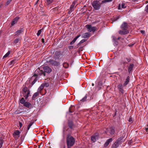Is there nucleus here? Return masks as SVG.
Here are the masks:
<instances>
[{
  "label": "nucleus",
  "mask_w": 148,
  "mask_h": 148,
  "mask_svg": "<svg viewBox=\"0 0 148 148\" xmlns=\"http://www.w3.org/2000/svg\"><path fill=\"white\" fill-rule=\"evenodd\" d=\"M69 127L73 130L75 127V125L73 122L72 121H69L68 122Z\"/></svg>",
  "instance_id": "obj_17"
},
{
  "label": "nucleus",
  "mask_w": 148,
  "mask_h": 148,
  "mask_svg": "<svg viewBox=\"0 0 148 148\" xmlns=\"http://www.w3.org/2000/svg\"><path fill=\"white\" fill-rule=\"evenodd\" d=\"M121 7L122 8H125L126 7V6H125V4L124 3H123L121 4Z\"/></svg>",
  "instance_id": "obj_45"
},
{
  "label": "nucleus",
  "mask_w": 148,
  "mask_h": 148,
  "mask_svg": "<svg viewBox=\"0 0 148 148\" xmlns=\"http://www.w3.org/2000/svg\"><path fill=\"white\" fill-rule=\"evenodd\" d=\"M74 138L72 136H69L68 135L66 138V143L68 148H70L74 145L75 143Z\"/></svg>",
  "instance_id": "obj_3"
},
{
  "label": "nucleus",
  "mask_w": 148,
  "mask_h": 148,
  "mask_svg": "<svg viewBox=\"0 0 148 148\" xmlns=\"http://www.w3.org/2000/svg\"><path fill=\"white\" fill-rule=\"evenodd\" d=\"M112 138H110L108 139L105 143L104 144V146L105 147H106L108 146L109 143L112 142Z\"/></svg>",
  "instance_id": "obj_22"
},
{
  "label": "nucleus",
  "mask_w": 148,
  "mask_h": 148,
  "mask_svg": "<svg viewBox=\"0 0 148 148\" xmlns=\"http://www.w3.org/2000/svg\"><path fill=\"white\" fill-rule=\"evenodd\" d=\"M134 66V65L133 64H130L128 66V71L129 73H131L132 72V71L133 68Z\"/></svg>",
  "instance_id": "obj_16"
},
{
  "label": "nucleus",
  "mask_w": 148,
  "mask_h": 148,
  "mask_svg": "<svg viewBox=\"0 0 148 148\" xmlns=\"http://www.w3.org/2000/svg\"><path fill=\"white\" fill-rule=\"evenodd\" d=\"M81 36V35L80 34L78 35V36H76L73 40L74 42H75L76 40L79 37Z\"/></svg>",
  "instance_id": "obj_40"
},
{
  "label": "nucleus",
  "mask_w": 148,
  "mask_h": 148,
  "mask_svg": "<svg viewBox=\"0 0 148 148\" xmlns=\"http://www.w3.org/2000/svg\"><path fill=\"white\" fill-rule=\"evenodd\" d=\"M19 125L20 127H21L22 126V123L20 122H19Z\"/></svg>",
  "instance_id": "obj_54"
},
{
  "label": "nucleus",
  "mask_w": 148,
  "mask_h": 148,
  "mask_svg": "<svg viewBox=\"0 0 148 148\" xmlns=\"http://www.w3.org/2000/svg\"><path fill=\"white\" fill-rule=\"evenodd\" d=\"M124 138V137L123 136H121L120 137V138H118V139L116 140L118 141L121 144V140H122Z\"/></svg>",
  "instance_id": "obj_34"
},
{
  "label": "nucleus",
  "mask_w": 148,
  "mask_h": 148,
  "mask_svg": "<svg viewBox=\"0 0 148 148\" xmlns=\"http://www.w3.org/2000/svg\"><path fill=\"white\" fill-rule=\"evenodd\" d=\"M122 30L119 31V34L121 35H125L128 34L129 31L128 30V25L127 23L124 22L121 26Z\"/></svg>",
  "instance_id": "obj_1"
},
{
  "label": "nucleus",
  "mask_w": 148,
  "mask_h": 148,
  "mask_svg": "<svg viewBox=\"0 0 148 148\" xmlns=\"http://www.w3.org/2000/svg\"><path fill=\"white\" fill-rule=\"evenodd\" d=\"M86 7V5H84V7H83V8H82V11H83V10H84V8Z\"/></svg>",
  "instance_id": "obj_61"
},
{
  "label": "nucleus",
  "mask_w": 148,
  "mask_h": 148,
  "mask_svg": "<svg viewBox=\"0 0 148 148\" xmlns=\"http://www.w3.org/2000/svg\"><path fill=\"white\" fill-rule=\"evenodd\" d=\"M126 59L127 60L128 62H130L131 60V59L130 58H126Z\"/></svg>",
  "instance_id": "obj_49"
},
{
  "label": "nucleus",
  "mask_w": 148,
  "mask_h": 148,
  "mask_svg": "<svg viewBox=\"0 0 148 148\" xmlns=\"http://www.w3.org/2000/svg\"><path fill=\"white\" fill-rule=\"evenodd\" d=\"M114 42L115 44V45H118L119 42L117 40L114 41Z\"/></svg>",
  "instance_id": "obj_47"
},
{
  "label": "nucleus",
  "mask_w": 148,
  "mask_h": 148,
  "mask_svg": "<svg viewBox=\"0 0 148 148\" xmlns=\"http://www.w3.org/2000/svg\"><path fill=\"white\" fill-rule=\"evenodd\" d=\"M118 88L120 92L122 93L124 92V90L123 89V86L121 84H119L118 86Z\"/></svg>",
  "instance_id": "obj_21"
},
{
  "label": "nucleus",
  "mask_w": 148,
  "mask_h": 148,
  "mask_svg": "<svg viewBox=\"0 0 148 148\" xmlns=\"http://www.w3.org/2000/svg\"><path fill=\"white\" fill-rule=\"evenodd\" d=\"M17 60L16 59H14L11 61L9 63V65L10 66H13L14 64L16 62Z\"/></svg>",
  "instance_id": "obj_27"
},
{
  "label": "nucleus",
  "mask_w": 148,
  "mask_h": 148,
  "mask_svg": "<svg viewBox=\"0 0 148 148\" xmlns=\"http://www.w3.org/2000/svg\"><path fill=\"white\" fill-rule=\"evenodd\" d=\"M145 11L147 12H148V4L146 5L145 8Z\"/></svg>",
  "instance_id": "obj_44"
},
{
  "label": "nucleus",
  "mask_w": 148,
  "mask_h": 148,
  "mask_svg": "<svg viewBox=\"0 0 148 148\" xmlns=\"http://www.w3.org/2000/svg\"><path fill=\"white\" fill-rule=\"evenodd\" d=\"M38 1H39V0H37V1L35 3V5H36V4H37L38 3Z\"/></svg>",
  "instance_id": "obj_62"
},
{
  "label": "nucleus",
  "mask_w": 148,
  "mask_h": 148,
  "mask_svg": "<svg viewBox=\"0 0 148 148\" xmlns=\"http://www.w3.org/2000/svg\"><path fill=\"white\" fill-rule=\"evenodd\" d=\"M76 1H74L71 5L70 8L69 12H71L72 11L74 10V7L76 3Z\"/></svg>",
  "instance_id": "obj_20"
},
{
  "label": "nucleus",
  "mask_w": 148,
  "mask_h": 148,
  "mask_svg": "<svg viewBox=\"0 0 148 148\" xmlns=\"http://www.w3.org/2000/svg\"><path fill=\"white\" fill-rule=\"evenodd\" d=\"M130 80V77H129V76H128L127 77L126 80L125 81V82H124V83L123 84V86H126L129 83V82Z\"/></svg>",
  "instance_id": "obj_25"
},
{
  "label": "nucleus",
  "mask_w": 148,
  "mask_h": 148,
  "mask_svg": "<svg viewBox=\"0 0 148 148\" xmlns=\"http://www.w3.org/2000/svg\"><path fill=\"white\" fill-rule=\"evenodd\" d=\"M47 1L48 4H50L52 2L53 0H47Z\"/></svg>",
  "instance_id": "obj_43"
},
{
  "label": "nucleus",
  "mask_w": 148,
  "mask_h": 148,
  "mask_svg": "<svg viewBox=\"0 0 148 148\" xmlns=\"http://www.w3.org/2000/svg\"><path fill=\"white\" fill-rule=\"evenodd\" d=\"M121 17V16L120 15L118 16H116L114 19L112 21H117L118 20L120 17Z\"/></svg>",
  "instance_id": "obj_36"
},
{
  "label": "nucleus",
  "mask_w": 148,
  "mask_h": 148,
  "mask_svg": "<svg viewBox=\"0 0 148 148\" xmlns=\"http://www.w3.org/2000/svg\"><path fill=\"white\" fill-rule=\"evenodd\" d=\"M21 39L20 38H16L14 41V43L16 44L18 43L19 41H20Z\"/></svg>",
  "instance_id": "obj_31"
},
{
  "label": "nucleus",
  "mask_w": 148,
  "mask_h": 148,
  "mask_svg": "<svg viewBox=\"0 0 148 148\" xmlns=\"http://www.w3.org/2000/svg\"><path fill=\"white\" fill-rule=\"evenodd\" d=\"M33 124V122H31L30 123H29V124L28 125V126L27 127V130H29L30 128V127Z\"/></svg>",
  "instance_id": "obj_42"
},
{
  "label": "nucleus",
  "mask_w": 148,
  "mask_h": 148,
  "mask_svg": "<svg viewBox=\"0 0 148 148\" xmlns=\"http://www.w3.org/2000/svg\"><path fill=\"white\" fill-rule=\"evenodd\" d=\"M140 32L143 34H144L145 33V31L144 30H141L140 31Z\"/></svg>",
  "instance_id": "obj_55"
},
{
  "label": "nucleus",
  "mask_w": 148,
  "mask_h": 148,
  "mask_svg": "<svg viewBox=\"0 0 148 148\" xmlns=\"http://www.w3.org/2000/svg\"><path fill=\"white\" fill-rule=\"evenodd\" d=\"M74 109V107L73 106H71L69 108V111L70 112H72Z\"/></svg>",
  "instance_id": "obj_33"
},
{
  "label": "nucleus",
  "mask_w": 148,
  "mask_h": 148,
  "mask_svg": "<svg viewBox=\"0 0 148 148\" xmlns=\"http://www.w3.org/2000/svg\"><path fill=\"white\" fill-rule=\"evenodd\" d=\"M90 34L89 32H86L84 34L82 35V38H88L90 36Z\"/></svg>",
  "instance_id": "obj_26"
},
{
  "label": "nucleus",
  "mask_w": 148,
  "mask_h": 148,
  "mask_svg": "<svg viewBox=\"0 0 148 148\" xmlns=\"http://www.w3.org/2000/svg\"><path fill=\"white\" fill-rule=\"evenodd\" d=\"M129 122H132L133 121V119L132 117H130L128 120Z\"/></svg>",
  "instance_id": "obj_48"
},
{
  "label": "nucleus",
  "mask_w": 148,
  "mask_h": 148,
  "mask_svg": "<svg viewBox=\"0 0 148 148\" xmlns=\"http://www.w3.org/2000/svg\"><path fill=\"white\" fill-rule=\"evenodd\" d=\"M12 0H7V1L5 3V5L7 6L11 2Z\"/></svg>",
  "instance_id": "obj_37"
},
{
  "label": "nucleus",
  "mask_w": 148,
  "mask_h": 148,
  "mask_svg": "<svg viewBox=\"0 0 148 148\" xmlns=\"http://www.w3.org/2000/svg\"><path fill=\"white\" fill-rule=\"evenodd\" d=\"M103 4L101 0H95L92 3V5L94 10H98L100 9L101 5Z\"/></svg>",
  "instance_id": "obj_2"
},
{
  "label": "nucleus",
  "mask_w": 148,
  "mask_h": 148,
  "mask_svg": "<svg viewBox=\"0 0 148 148\" xmlns=\"http://www.w3.org/2000/svg\"><path fill=\"white\" fill-rule=\"evenodd\" d=\"M121 143L116 140L114 144L112 145L111 147L112 148H116Z\"/></svg>",
  "instance_id": "obj_15"
},
{
  "label": "nucleus",
  "mask_w": 148,
  "mask_h": 148,
  "mask_svg": "<svg viewBox=\"0 0 148 148\" xmlns=\"http://www.w3.org/2000/svg\"><path fill=\"white\" fill-rule=\"evenodd\" d=\"M87 100V99L86 95L83 98H82V99L80 100V101L82 102H84L86 101Z\"/></svg>",
  "instance_id": "obj_32"
},
{
  "label": "nucleus",
  "mask_w": 148,
  "mask_h": 148,
  "mask_svg": "<svg viewBox=\"0 0 148 148\" xmlns=\"http://www.w3.org/2000/svg\"><path fill=\"white\" fill-rule=\"evenodd\" d=\"M44 87L43 85L42 84H41L40 87L38 88L37 91L39 92V93H40V91L43 89Z\"/></svg>",
  "instance_id": "obj_29"
},
{
  "label": "nucleus",
  "mask_w": 148,
  "mask_h": 148,
  "mask_svg": "<svg viewBox=\"0 0 148 148\" xmlns=\"http://www.w3.org/2000/svg\"><path fill=\"white\" fill-rule=\"evenodd\" d=\"M42 42L43 43H44L45 42V41H44V38H42Z\"/></svg>",
  "instance_id": "obj_59"
},
{
  "label": "nucleus",
  "mask_w": 148,
  "mask_h": 148,
  "mask_svg": "<svg viewBox=\"0 0 148 148\" xmlns=\"http://www.w3.org/2000/svg\"><path fill=\"white\" fill-rule=\"evenodd\" d=\"M10 53V51H9L8 52L3 56V58H6L8 57Z\"/></svg>",
  "instance_id": "obj_38"
},
{
  "label": "nucleus",
  "mask_w": 148,
  "mask_h": 148,
  "mask_svg": "<svg viewBox=\"0 0 148 148\" xmlns=\"http://www.w3.org/2000/svg\"><path fill=\"white\" fill-rule=\"evenodd\" d=\"M3 145V143H2V142H1L0 143V148H1L2 146Z\"/></svg>",
  "instance_id": "obj_56"
},
{
  "label": "nucleus",
  "mask_w": 148,
  "mask_h": 148,
  "mask_svg": "<svg viewBox=\"0 0 148 148\" xmlns=\"http://www.w3.org/2000/svg\"><path fill=\"white\" fill-rule=\"evenodd\" d=\"M121 38L120 37H119L117 38V40H119Z\"/></svg>",
  "instance_id": "obj_63"
},
{
  "label": "nucleus",
  "mask_w": 148,
  "mask_h": 148,
  "mask_svg": "<svg viewBox=\"0 0 148 148\" xmlns=\"http://www.w3.org/2000/svg\"><path fill=\"white\" fill-rule=\"evenodd\" d=\"M134 43L132 44H129L128 45L130 47H132L134 45Z\"/></svg>",
  "instance_id": "obj_58"
},
{
  "label": "nucleus",
  "mask_w": 148,
  "mask_h": 148,
  "mask_svg": "<svg viewBox=\"0 0 148 148\" xmlns=\"http://www.w3.org/2000/svg\"><path fill=\"white\" fill-rule=\"evenodd\" d=\"M75 42L73 41V40L70 43V45H73L74 43H75Z\"/></svg>",
  "instance_id": "obj_53"
},
{
  "label": "nucleus",
  "mask_w": 148,
  "mask_h": 148,
  "mask_svg": "<svg viewBox=\"0 0 148 148\" xmlns=\"http://www.w3.org/2000/svg\"><path fill=\"white\" fill-rule=\"evenodd\" d=\"M118 10L121 9V4H119V5L118 6Z\"/></svg>",
  "instance_id": "obj_57"
},
{
  "label": "nucleus",
  "mask_w": 148,
  "mask_h": 148,
  "mask_svg": "<svg viewBox=\"0 0 148 148\" xmlns=\"http://www.w3.org/2000/svg\"><path fill=\"white\" fill-rule=\"evenodd\" d=\"M88 74H90V73H91V72L89 71H88Z\"/></svg>",
  "instance_id": "obj_64"
},
{
  "label": "nucleus",
  "mask_w": 148,
  "mask_h": 148,
  "mask_svg": "<svg viewBox=\"0 0 148 148\" xmlns=\"http://www.w3.org/2000/svg\"><path fill=\"white\" fill-rule=\"evenodd\" d=\"M74 47L73 46H70L69 47V49H73Z\"/></svg>",
  "instance_id": "obj_51"
},
{
  "label": "nucleus",
  "mask_w": 148,
  "mask_h": 148,
  "mask_svg": "<svg viewBox=\"0 0 148 148\" xmlns=\"http://www.w3.org/2000/svg\"><path fill=\"white\" fill-rule=\"evenodd\" d=\"M112 0H102V2L103 3V4L106 3L107 2H111L112 1Z\"/></svg>",
  "instance_id": "obj_35"
},
{
  "label": "nucleus",
  "mask_w": 148,
  "mask_h": 148,
  "mask_svg": "<svg viewBox=\"0 0 148 148\" xmlns=\"http://www.w3.org/2000/svg\"><path fill=\"white\" fill-rule=\"evenodd\" d=\"M48 62L52 65L55 66H58L60 65L59 62L53 60H50Z\"/></svg>",
  "instance_id": "obj_11"
},
{
  "label": "nucleus",
  "mask_w": 148,
  "mask_h": 148,
  "mask_svg": "<svg viewBox=\"0 0 148 148\" xmlns=\"http://www.w3.org/2000/svg\"><path fill=\"white\" fill-rule=\"evenodd\" d=\"M99 137V134L98 133H96L94 135L91 137V140L93 142H95L96 140L98 139Z\"/></svg>",
  "instance_id": "obj_12"
},
{
  "label": "nucleus",
  "mask_w": 148,
  "mask_h": 148,
  "mask_svg": "<svg viewBox=\"0 0 148 148\" xmlns=\"http://www.w3.org/2000/svg\"><path fill=\"white\" fill-rule=\"evenodd\" d=\"M43 85L44 87H48L49 86V84L48 83H45L42 84Z\"/></svg>",
  "instance_id": "obj_39"
},
{
  "label": "nucleus",
  "mask_w": 148,
  "mask_h": 148,
  "mask_svg": "<svg viewBox=\"0 0 148 148\" xmlns=\"http://www.w3.org/2000/svg\"><path fill=\"white\" fill-rule=\"evenodd\" d=\"M22 91L24 97L25 98V99L27 100L28 97L29 96H30V95H29L30 90L28 89L26 87H25L23 88Z\"/></svg>",
  "instance_id": "obj_6"
},
{
  "label": "nucleus",
  "mask_w": 148,
  "mask_h": 148,
  "mask_svg": "<svg viewBox=\"0 0 148 148\" xmlns=\"http://www.w3.org/2000/svg\"><path fill=\"white\" fill-rule=\"evenodd\" d=\"M86 27L88 29V31L91 32V31L95 32L97 30V28L95 27H92L90 25L87 24L86 25Z\"/></svg>",
  "instance_id": "obj_8"
},
{
  "label": "nucleus",
  "mask_w": 148,
  "mask_h": 148,
  "mask_svg": "<svg viewBox=\"0 0 148 148\" xmlns=\"http://www.w3.org/2000/svg\"><path fill=\"white\" fill-rule=\"evenodd\" d=\"M63 66L65 68H67L69 67V64L67 62H64L63 64Z\"/></svg>",
  "instance_id": "obj_30"
},
{
  "label": "nucleus",
  "mask_w": 148,
  "mask_h": 148,
  "mask_svg": "<svg viewBox=\"0 0 148 148\" xmlns=\"http://www.w3.org/2000/svg\"><path fill=\"white\" fill-rule=\"evenodd\" d=\"M20 18L19 17L17 16L14 18L11 22V25L12 26L14 24L16 23Z\"/></svg>",
  "instance_id": "obj_14"
},
{
  "label": "nucleus",
  "mask_w": 148,
  "mask_h": 148,
  "mask_svg": "<svg viewBox=\"0 0 148 148\" xmlns=\"http://www.w3.org/2000/svg\"><path fill=\"white\" fill-rule=\"evenodd\" d=\"M106 132L107 134H108L109 133L112 135L114 134L115 132L114 127H112L109 129H107Z\"/></svg>",
  "instance_id": "obj_9"
},
{
  "label": "nucleus",
  "mask_w": 148,
  "mask_h": 148,
  "mask_svg": "<svg viewBox=\"0 0 148 148\" xmlns=\"http://www.w3.org/2000/svg\"><path fill=\"white\" fill-rule=\"evenodd\" d=\"M72 130H73L72 129H71L68 126H64L63 128V136H64L66 134H67V133L66 132L68 133L67 135H69V136H70V135L72 132Z\"/></svg>",
  "instance_id": "obj_7"
},
{
  "label": "nucleus",
  "mask_w": 148,
  "mask_h": 148,
  "mask_svg": "<svg viewBox=\"0 0 148 148\" xmlns=\"http://www.w3.org/2000/svg\"><path fill=\"white\" fill-rule=\"evenodd\" d=\"M86 95L87 100H90L93 99V97L90 93H88V94H86Z\"/></svg>",
  "instance_id": "obj_23"
},
{
  "label": "nucleus",
  "mask_w": 148,
  "mask_h": 148,
  "mask_svg": "<svg viewBox=\"0 0 148 148\" xmlns=\"http://www.w3.org/2000/svg\"><path fill=\"white\" fill-rule=\"evenodd\" d=\"M26 100L24 98L22 97L20 100V102L21 103L23 104V106L24 107L29 109L33 108V105L28 102L26 101Z\"/></svg>",
  "instance_id": "obj_4"
},
{
  "label": "nucleus",
  "mask_w": 148,
  "mask_h": 148,
  "mask_svg": "<svg viewBox=\"0 0 148 148\" xmlns=\"http://www.w3.org/2000/svg\"><path fill=\"white\" fill-rule=\"evenodd\" d=\"M37 75H34L32 77L31 79H34V80L32 83V86L38 80V79L37 77Z\"/></svg>",
  "instance_id": "obj_13"
},
{
  "label": "nucleus",
  "mask_w": 148,
  "mask_h": 148,
  "mask_svg": "<svg viewBox=\"0 0 148 148\" xmlns=\"http://www.w3.org/2000/svg\"><path fill=\"white\" fill-rule=\"evenodd\" d=\"M127 62H124L123 61H122L121 62V64H127Z\"/></svg>",
  "instance_id": "obj_50"
},
{
  "label": "nucleus",
  "mask_w": 148,
  "mask_h": 148,
  "mask_svg": "<svg viewBox=\"0 0 148 148\" xmlns=\"http://www.w3.org/2000/svg\"><path fill=\"white\" fill-rule=\"evenodd\" d=\"M62 55V53L61 51H56L55 52L54 57L56 59H59L61 56Z\"/></svg>",
  "instance_id": "obj_10"
},
{
  "label": "nucleus",
  "mask_w": 148,
  "mask_h": 148,
  "mask_svg": "<svg viewBox=\"0 0 148 148\" xmlns=\"http://www.w3.org/2000/svg\"><path fill=\"white\" fill-rule=\"evenodd\" d=\"M145 130L147 132H148V128H145Z\"/></svg>",
  "instance_id": "obj_60"
},
{
  "label": "nucleus",
  "mask_w": 148,
  "mask_h": 148,
  "mask_svg": "<svg viewBox=\"0 0 148 148\" xmlns=\"http://www.w3.org/2000/svg\"><path fill=\"white\" fill-rule=\"evenodd\" d=\"M24 29L23 28H20L19 30H18L16 32L15 36L16 37H17L18 35L20 34L23 32L24 31Z\"/></svg>",
  "instance_id": "obj_18"
},
{
  "label": "nucleus",
  "mask_w": 148,
  "mask_h": 148,
  "mask_svg": "<svg viewBox=\"0 0 148 148\" xmlns=\"http://www.w3.org/2000/svg\"><path fill=\"white\" fill-rule=\"evenodd\" d=\"M44 73L42 71L40 73H38V74H45V73H49L51 71V69L48 66H45L43 67ZM39 70V69L36 70L34 74H37V72Z\"/></svg>",
  "instance_id": "obj_5"
},
{
  "label": "nucleus",
  "mask_w": 148,
  "mask_h": 148,
  "mask_svg": "<svg viewBox=\"0 0 148 148\" xmlns=\"http://www.w3.org/2000/svg\"><path fill=\"white\" fill-rule=\"evenodd\" d=\"M112 38H113V41H115V40H117V38H116V37H115V36H113L112 37Z\"/></svg>",
  "instance_id": "obj_52"
},
{
  "label": "nucleus",
  "mask_w": 148,
  "mask_h": 148,
  "mask_svg": "<svg viewBox=\"0 0 148 148\" xmlns=\"http://www.w3.org/2000/svg\"><path fill=\"white\" fill-rule=\"evenodd\" d=\"M40 93H39V92H38V91L37 92L35 93L33 95L32 97V100H35V98H36V97H37L39 95V94Z\"/></svg>",
  "instance_id": "obj_24"
},
{
  "label": "nucleus",
  "mask_w": 148,
  "mask_h": 148,
  "mask_svg": "<svg viewBox=\"0 0 148 148\" xmlns=\"http://www.w3.org/2000/svg\"><path fill=\"white\" fill-rule=\"evenodd\" d=\"M86 41V40L85 39H84L82 40L81 41H80V42L77 44V47L76 48H78L80 44H81L84 42Z\"/></svg>",
  "instance_id": "obj_28"
},
{
  "label": "nucleus",
  "mask_w": 148,
  "mask_h": 148,
  "mask_svg": "<svg viewBox=\"0 0 148 148\" xmlns=\"http://www.w3.org/2000/svg\"><path fill=\"white\" fill-rule=\"evenodd\" d=\"M20 134V132L19 130H17L14 132L13 133V135L15 138L16 137V136H18V137H17V138H18V137H20L19 135Z\"/></svg>",
  "instance_id": "obj_19"
},
{
  "label": "nucleus",
  "mask_w": 148,
  "mask_h": 148,
  "mask_svg": "<svg viewBox=\"0 0 148 148\" xmlns=\"http://www.w3.org/2000/svg\"><path fill=\"white\" fill-rule=\"evenodd\" d=\"M84 47V46H83V47H82V46H81L80 47L79 49V52H80L81 51H82V48H83V47Z\"/></svg>",
  "instance_id": "obj_46"
},
{
  "label": "nucleus",
  "mask_w": 148,
  "mask_h": 148,
  "mask_svg": "<svg viewBox=\"0 0 148 148\" xmlns=\"http://www.w3.org/2000/svg\"><path fill=\"white\" fill-rule=\"evenodd\" d=\"M42 30H43V29H42L38 30L37 34V35L38 36H39L40 35Z\"/></svg>",
  "instance_id": "obj_41"
}]
</instances>
